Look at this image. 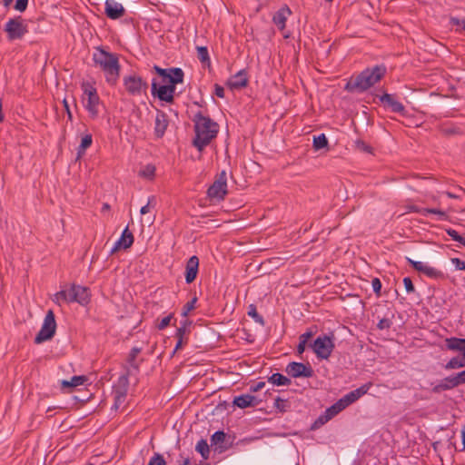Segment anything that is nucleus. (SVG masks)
Listing matches in <instances>:
<instances>
[{"label": "nucleus", "instance_id": "1", "mask_svg": "<svg viewBox=\"0 0 465 465\" xmlns=\"http://www.w3.org/2000/svg\"><path fill=\"white\" fill-rule=\"evenodd\" d=\"M384 64L367 67L355 77H351L345 84L344 90L349 93H363L379 83L386 74Z\"/></svg>", "mask_w": 465, "mask_h": 465}, {"label": "nucleus", "instance_id": "2", "mask_svg": "<svg viewBox=\"0 0 465 465\" xmlns=\"http://www.w3.org/2000/svg\"><path fill=\"white\" fill-rule=\"evenodd\" d=\"M193 122L194 123L195 136L193 140V145L199 151L210 144L219 132V125L209 116H204L202 112L194 114Z\"/></svg>", "mask_w": 465, "mask_h": 465}, {"label": "nucleus", "instance_id": "3", "mask_svg": "<svg viewBox=\"0 0 465 465\" xmlns=\"http://www.w3.org/2000/svg\"><path fill=\"white\" fill-rule=\"evenodd\" d=\"M93 60L94 64L104 73L106 82L111 85H115L121 69L118 54L99 46L93 54Z\"/></svg>", "mask_w": 465, "mask_h": 465}, {"label": "nucleus", "instance_id": "4", "mask_svg": "<svg viewBox=\"0 0 465 465\" xmlns=\"http://www.w3.org/2000/svg\"><path fill=\"white\" fill-rule=\"evenodd\" d=\"M153 70L161 77V83L165 84V87L169 92V95L173 94V101L176 84L183 82V71L179 67L164 69L156 64L153 65Z\"/></svg>", "mask_w": 465, "mask_h": 465}, {"label": "nucleus", "instance_id": "5", "mask_svg": "<svg viewBox=\"0 0 465 465\" xmlns=\"http://www.w3.org/2000/svg\"><path fill=\"white\" fill-rule=\"evenodd\" d=\"M84 90L83 104L92 119L99 115L100 98L96 89L89 84H83Z\"/></svg>", "mask_w": 465, "mask_h": 465}, {"label": "nucleus", "instance_id": "6", "mask_svg": "<svg viewBox=\"0 0 465 465\" xmlns=\"http://www.w3.org/2000/svg\"><path fill=\"white\" fill-rule=\"evenodd\" d=\"M56 331L55 316L52 310H49L44 319V322L39 332L35 337V343L40 344L51 340Z\"/></svg>", "mask_w": 465, "mask_h": 465}, {"label": "nucleus", "instance_id": "7", "mask_svg": "<svg viewBox=\"0 0 465 465\" xmlns=\"http://www.w3.org/2000/svg\"><path fill=\"white\" fill-rule=\"evenodd\" d=\"M123 83L126 92L132 96H141L147 93V82L135 74L124 76Z\"/></svg>", "mask_w": 465, "mask_h": 465}, {"label": "nucleus", "instance_id": "8", "mask_svg": "<svg viewBox=\"0 0 465 465\" xmlns=\"http://www.w3.org/2000/svg\"><path fill=\"white\" fill-rule=\"evenodd\" d=\"M311 347L318 359L327 360L334 349L333 336H318Z\"/></svg>", "mask_w": 465, "mask_h": 465}, {"label": "nucleus", "instance_id": "9", "mask_svg": "<svg viewBox=\"0 0 465 465\" xmlns=\"http://www.w3.org/2000/svg\"><path fill=\"white\" fill-rule=\"evenodd\" d=\"M4 31L6 33L9 41L20 40L28 33L27 25L24 24L21 16L10 18L5 25Z\"/></svg>", "mask_w": 465, "mask_h": 465}, {"label": "nucleus", "instance_id": "10", "mask_svg": "<svg viewBox=\"0 0 465 465\" xmlns=\"http://www.w3.org/2000/svg\"><path fill=\"white\" fill-rule=\"evenodd\" d=\"M207 194L211 199L223 200L227 194L226 173L223 171L214 183L208 188Z\"/></svg>", "mask_w": 465, "mask_h": 465}, {"label": "nucleus", "instance_id": "11", "mask_svg": "<svg viewBox=\"0 0 465 465\" xmlns=\"http://www.w3.org/2000/svg\"><path fill=\"white\" fill-rule=\"evenodd\" d=\"M285 372L292 378H312L314 374L312 366L307 363L292 361L286 368Z\"/></svg>", "mask_w": 465, "mask_h": 465}, {"label": "nucleus", "instance_id": "12", "mask_svg": "<svg viewBox=\"0 0 465 465\" xmlns=\"http://www.w3.org/2000/svg\"><path fill=\"white\" fill-rule=\"evenodd\" d=\"M90 302V292L88 288L80 285H73L69 290V302H77L81 305H86Z\"/></svg>", "mask_w": 465, "mask_h": 465}, {"label": "nucleus", "instance_id": "13", "mask_svg": "<svg viewBox=\"0 0 465 465\" xmlns=\"http://www.w3.org/2000/svg\"><path fill=\"white\" fill-rule=\"evenodd\" d=\"M406 259L408 263L411 265L415 271L423 273L424 275L430 279H440L443 277L442 272L434 267L429 266L423 263L422 262L414 261L411 258Z\"/></svg>", "mask_w": 465, "mask_h": 465}, {"label": "nucleus", "instance_id": "14", "mask_svg": "<svg viewBox=\"0 0 465 465\" xmlns=\"http://www.w3.org/2000/svg\"><path fill=\"white\" fill-rule=\"evenodd\" d=\"M384 108L390 109L392 113H398L405 115L406 110L404 105L396 99L395 94H383L379 97Z\"/></svg>", "mask_w": 465, "mask_h": 465}, {"label": "nucleus", "instance_id": "15", "mask_svg": "<svg viewBox=\"0 0 465 465\" xmlns=\"http://www.w3.org/2000/svg\"><path fill=\"white\" fill-rule=\"evenodd\" d=\"M191 325L192 322L188 319L181 322L180 327L176 329L175 338L177 339V342L173 354L175 353L178 350L182 349L183 345L188 343V334L190 332L189 327Z\"/></svg>", "mask_w": 465, "mask_h": 465}, {"label": "nucleus", "instance_id": "16", "mask_svg": "<svg viewBox=\"0 0 465 465\" xmlns=\"http://www.w3.org/2000/svg\"><path fill=\"white\" fill-rule=\"evenodd\" d=\"M104 14L112 20H116L125 15V9L122 4L114 0H106L104 3Z\"/></svg>", "mask_w": 465, "mask_h": 465}, {"label": "nucleus", "instance_id": "17", "mask_svg": "<svg viewBox=\"0 0 465 465\" xmlns=\"http://www.w3.org/2000/svg\"><path fill=\"white\" fill-rule=\"evenodd\" d=\"M151 93L153 96L157 97L160 101L170 104L173 103V94L169 95V92L167 91L165 84H160L156 79H153L152 81Z\"/></svg>", "mask_w": 465, "mask_h": 465}, {"label": "nucleus", "instance_id": "18", "mask_svg": "<svg viewBox=\"0 0 465 465\" xmlns=\"http://www.w3.org/2000/svg\"><path fill=\"white\" fill-rule=\"evenodd\" d=\"M461 385L459 378H457V373L449 377L442 379L438 384L432 387L431 391L433 393H440L444 391H449L453 388Z\"/></svg>", "mask_w": 465, "mask_h": 465}, {"label": "nucleus", "instance_id": "19", "mask_svg": "<svg viewBox=\"0 0 465 465\" xmlns=\"http://www.w3.org/2000/svg\"><path fill=\"white\" fill-rule=\"evenodd\" d=\"M168 124L167 114L161 110H157L154 124V134L157 138H162L164 135Z\"/></svg>", "mask_w": 465, "mask_h": 465}, {"label": "nucleus", "instance_id": "20", "mask_svg": "<svg viewBox=\"0 0 465 465\" xmlns=\"http://www.w3.org/2000/svg\"><path fill=\"white\" fill-rule=\"evenodd\" d=\"M199 268V258L193 255L189 258L185 267V282L186 283H192L197 277Z\"/></svg>", "mask_w": 465, "mask_h": 465}, {"label": "nucleus", "instance_id": "21", "mask_svg": "<svg viewBox=\"0 0 465 465\" xmlns=\"http://www.w3.org/2000/svg\"><path fill=\"white\" fill-rule=\"evenodd\" d=\"M227 86L233 89H241L248 84V78L245 70H240L234 75L230 77L226 83Z\"/></svg>", "mask_w": 465, "mask_h": 465}, {"label": "nucleus", "instance_id": "22", "mask_svg": "<svg viewBox=\"0 0 465 465\" xmlns=\"http://www.w3.org/2000/svg\"><path fill=\"white\" fill-rule=\"evenodd\" d=\"M291 14V9L285 5L273 15L272 22L280 31L285 28L287 18Z\"/></svg>", "mask_w": 465, "mask_h": 465}, {"label": "nucleus", "instance_id": "23", "mask_svg": "<svg viewBox=\"0 0 465 465\" xmlns=\"http://www.w3.org/2000/svg\"><path fill=\"white\" fill-rule=\"evenodd\" d=\"M446 350L459 351L465 359V338L450 337L444 340Z\"/></svg>", "mask_w": 465, "mask_h": 465}, {"label": "nucleus", "instance_id": "24", "mask_svg": "<svg viewBox=\"0 0 465 465\" xmlns=\"http://www.w3.org/2000/svg\"><path fill=\"white\" fill-rule=\"evenodd\" d=\"M132 375L130 368H126V371L122 374L116 383L113 387V393L127 394L129 388V376Z\"/></svg>", "mask_w": 465, "mask_h": 465}, {"label": "nucleus", "instance_id": "25", "mask_svg": "<svg viewBox=\"0 0 465 465\" xmlns=\"http://www.w3.org/2000/svg\"><path fill=\"white\" fill-rule=\"evenodd\" d=\"M371 383H365L361 385V387L357 388L356 390H353L350 391L349 393L345 394L342 398L344 401L349 406L350 404L355 402L357 400H359L361 396L366 394L370 388L371 387Z\"/></svg>", "mask_w": 465, "mask_h": 465}, {"label": "nucleus", "instance_id": "26", "mask_svg": "<svg viewBox=\"0 0 465 465\" xmlns=\"http://www.w3.org/2000/svg\"><path fill=\"white\" fill-rule=\"evenodd\" d=\"M410 212L420 213L423 216H427L428 214H437L440 220H447L448 215L446 212L437 209V208H420L417 205H411L408 207Z\"/></svg>", "mask_w": 465, "mask_h": 465}, {"label": "nucleus", "instance_id": "27", "mask_svg": "<svg viewBox=\"0 0 465 465\" xmlns=\"http://www.w3.org/2000/svg\"><path fill=\"white\" fill-rule=\"evenodd\" d=\"M232 403L240 409H245L256 406L258 404V401L253 395L242 394L234 397Z\"/></svg>", "mask_w": 465, "mask_h": 465}, {"label": "nucleus", "instance_id": "28", "mask_svg": "<svg viewBox=\"0 0 465 465\" xmlns=\"http://www.w3.org/2000/svg\"><path fill=\"white\" fill-rule=\"evenodd\" d=\"M268 382L275 385V386H289L292 384V381L290 378L284 376L280 372L272 373L268 378Z\"/></svg>", "mask_w": 465, "mask_h": 465}, {"label": "nucleus", "instance_id": "29", "mask_svg": "<svg viewBox=\"0 0 465 465\" xmlns=\"http://www.w3.org/2000/svg\"><path fill=\"white\" fill-rule=\"evenodd\" d=\"M141 352V349L140 348H137V347H134L129 355H128V358H127V362L129 364V366H125L124 368H130L131 371H134L136 372L139 371V368H140V364L139 362L136 361V358L138 356V354Z\"/></svg>", "mask_w": 465, "mask_h": 465}, {"label": "nucleus", "instance_id": "30", "mask_svg": "<svg viewBox=\"0 0 465 465\" xmlns=\"http://www.w3.org/2000/svg\"><path fill=\"white\" fill-rule=\"evenodd\" d=\"M86 381H87V378L84 375L74 376L71 378L70 381H67V380L62 381L61 386L63 389L75 388L77 386L83 385Z\"/></svg>", "mask_w": 465, "mask_h": 465}, {"label": "nucleus", "instance_id": "31", "mask_svg": "<svg viewBox=\"0 0 465 465\" xmlns=\"http://www.w3.org/2000/svg\"><path fill=\"white\" fill-rule=\"evenodd\" d=\"M348 407L347 403L344 401L343 398L340 399L336 403L331 405L330 408L326 410V413H328L327 419H331L336 416L339 412Z\"/></svg>", "mask_w": 465, "mask_h": 465}, {"label": "nucleus", "instance_id": "32", "mask_svg": "<svg viewBox=\"0 0 465 465\" xmlns=\"http://www.w3.org/2000/svg\"><path fill=\"white\" fill-rule=\"evenodd\" d=\"M134 243V236L126 237L121 236L120 239L115 242L114 247L112 249L111 252H114L120 248L127 249L132 246Z\"/></svg>", "mask_w": 465, "mask_h": 465}, {"label": "nucleus", "instance_id": "33", "mask_svg": "<svg viewBox=\"0 0 465 465\" xmlns=\"http://www.w3.org/2000/svg\"><path fill=\"white\" fill-rule=\"evenodd\" d=\"M93 143L92 135L86 134L82 138L81 143L77 148V156L80 158L83 154H84L87 148L91 146Z\"/></svg>", "mask_w": 465, "mask_h": 465}, {"label": "nucleus", "instance_id": "34", "mask_svg": "<svg viewBox=\"0 0 465 465\" xmlns=\"http://www.w3.org/2000/svg\"><path fill=\"white\" fill-rule=\"evenodd\" d=\"M195 450L201 454L203 460H207L209 458L210 449L206 440H200L195 446Z\"/></svg>", "mask_w": 465, "mask_h": 465}, {"label": "nucleus", "instance_id": "35", "mask_svg": "<svg viewBox=\"0 0 465 465\" xmlns=\"http://www.w3.org/2000/svg\"><path fill=\"white\" fill-rule=\"evenodd\" d=\"M247 314L250 317H252L256 323H259L261 326H264L265 325V322H264L263 317L257 312V309H256V306L254 304H250L248 306Z\"/></svg>", "mask_w": 465, "mask_h": 465}, {"label": "nucleus", "instance_id": "36", "mask_svg": "<svg viewBox=\"0 0 465 465\" xmlns=\"http://www.w3.org/2000/svg\"><path fill=\"white\" fill-rule=\"evenodd\" d=\"M465 367V359L462 357L460 360L459 357L451 358L445 365V370H454Z\"/></svg>", "mask_w": 465, "mask_h": 465}, {"label": "nucleus", "instance_id": "37", "mask_svg": "<svg viewBox=\"0 0 465 465\" xmlns=\"http://www.w3.org/2000/svg\"><path fill=\"white\" fill-rule=\"evenodd\" d=\"M155 166L153 164H146L139 171L141 177L152 180L155 175Z\"/></svg>", "mask_w": 465, "mask_h": 465}, {"label": "nucleus", "instance_id": "38", "mask_svg": "<svg viewBox=\"0 0 465 465\" xmlns=\"http://www.w3.org/2000/svg\"><path fill=\"white\" fill-rule=\"evenodd\" d=\"M328 145V139L326 138L324 134H322L318 136H314L313 138V147L316 150L322 149Z\"/></svg>", "mask_w": 465, "mask_h": 465}, {"label": "nucleus", "instance_id": "39", "mask_svg": "<svg viewBox=\"0 0 465 465\" xmlns=\"http://www.w3.org/2000/svg\"><path fill=\"white\" fill-rule=\"evenodd\" d=\"M197 57L203 63H210L209 52L206 46L197 47Z\"/></svg>", "mask_w": 465, "mask_h": 465}, {"label": "nucleus", "instance_id": "40", "mask_svg": "<svg viewBox=\"0 0 465 465\" xmlns=\"http://www.w3.org/2000/svg\"><path fill=\"white\" fill-rule=\"evenodd\" d=\"M274 407L281 412L287 411L288 408L290 407V404L288 401L283 400L280 397H277L274 401Z\"/></svg>", "mask_w": 465, "mask_h": 465}, {"label": "nucleus", "instance_id": "41", "mask_svg": "<svg viewBox=\"0 0 465 465\" xmlns=\"http://www.w3.org/2000/svg\"><path fill=\"white\" fill-rule=\"evenodd\" d=\"M226 434L223 430L215 431L211 437L212 445L223 443L225 440Z\"/></svg>", "mask_w": 465, "mask_h": 465}, {"label": "nucleus", "instance_id": "42", "mask_svg": "<svg viewBox=\"0 0 465 465\" xmlns=\"http://www.w3.org/2000/svg\"><path fill=\"white\" fill-rule=\"evenodd\" d=\"M197 298L193 297L191 301L186 302L183 307L182 315L187 317L188 313L195 308Z\"/></svg>", "mask_w": 465, "mask_h": 465}, {"label": "nucleus", "instance_id": "43", "mask_svg": "<svg viewBox=\"0 0 465 465\" xmlns=\"http://www.w3.org/2000/svg\"><path fill=\"white\" fill-rule=\"evenodd\" d=\"M148 465H166V461L162 454L156 452L150 459Z\"/></svg>", "mask_w": 465, "mask_h": 465}, {"label": "nucleus", "instance_id": "44", "mask_svg": "<svg viewBox=\"0 0 465 465\" xmlns=\"http://www.w3.org/2000/svg\"><path fill=\"white\" fill-rule=\"evenodd\" d=\"M61 301L69 302V291L63 290L54 294V302L60 303Z\"/></svg>", "mask_w": 465, "mask_h": 465}, {"label": "nucleus", "instance_id": "45", "mask_svg": "<svg viewBox=\"0 0 465 465\" xmlns=\"http://www.w3.org/2000/svg\"><path fill=\"white\" fill-rule=\"evenodd\" d=\"M173 319V313L166 317H163L156 325L157 329L162 331L170 325L171 320Z\"/></svg>", "mask_w": 465, "mask_h": 465}, {"label": "nucleus", "instance_id": "46", "mask_svg": "<svg viewBox=\"0 0 465 465\" xmlns=\"http://www.w3.org/2000/svg\"><path fill=\"white\" fill-rule=\"evenodd\" d=\"M127 394L114 393V407L118 409L125 401Z\"/></svg>", "mask_w": 465, "mask_h": 465}, {"label": "nucleus", "instance_id": "47", "mask_svg": "<svg viewBox=\"0 0 465 465\" xmlns=\"http://www.w3.org/2000/svg\"><path fill=\"white\" fill-rule=\"evenodd\" d=\"M371 286H372V289H373V292H375V294L377 296H381V291L382 284L379 278L372 279Z\"/></svg>", "mask_w": 465, "mask_h": 465}, {"label": "nucleus", "instance_id": "48", "mask_svg": "<svg viewBox=\"0 0 465 465\" xmlns=\"http://www.w3.org/2000/svg\"><path fill=\"white\" fill-rule=\"evenodd\" d=\"M446 232L449 236L451 237L453 241L459 242L460 243L461 241H463V237L459 234V232L451 228L446 229Z\"/></svg>", "mask_w": 465, "mask_h": 465}, {"label": "nucleus", "instance_id": "49", "mask_svg": "<svg viewBox=\"0 0 465 465\" xmlns=\"http://www.w3.org/2000/svg\"><path fill=\"white\" fill-rule=\"evenodd\" d=\"M391 324H392V322L390 319L382 318L379 321V322L377 324V328L379 330H386V329H390Z\"/></svg>", "mask_w": 465, "mask_h": 465}, {"label": "nucleus", "instance_id": "50", "mask_svg": "<svg viewBox=\"0 0 465 465\" xmlns=\"http://www.w3.org/2000/svg\"><path fill=\"white\" fill-rule=\"evenodd\" d=\"M28 5V0H16L15 9L19 12H25Z\"/></svg>", "mask_w": 465, "mask_h": 465}, {"label": "nucleus", "instance_id": "51", "mask_svg": "<svg viewBox=\"0 0 465 465\" xmlns=\"http://www.w3.org/2000/svg\"><path fill=\"white\" fill-rule=\"evenodd\" d=\"M404 287L407 292H413L415 291L412 281L410 277H405L403 279Z\"/></svg>", "mask_w": 465, "mask_h": 465}, {"label": "nucleus", "instance_id": "52", "mask_svg": "<svg viewBox=\"0 0 465 465\" xmlns=\"http://www.w3.org/2000/svg\"><path fill=\"white\" fill-rule=\"evenodd\" d=\"M451 262L457 270L465 271L464 261L460 260V258H452Z\"/></svg>", "mask_w": 465, "mask_h": 465}, {"label": "nucleus", "instance_id": "53", "mask_svg": "<svg viewBox=\"0 0 465 465\" xmlns=\"http://www.w3.org/2000/svg\"><path fill=\"white\" fill-rule=\"evenodd\" d=\"M314 335V331H312V330H308L306 332L302 333L300 337H299V340L303 341V342H308V341Z\"/></svg>", "mask_w": 465, "mask_h": 465}, {"label": "nucleus", "instance_id": "54", "mask_svg": "<svg viewBox=\"0 0 465 465\" xmlns=\"http://www.w3.org/2000/svg\"><path fill=\"white\" fill-rule=\"evenodd\" d=\"M214 94L216 96L220 97V98H223L224 97V89L222 85L218 84H214Z\"/></svg>", "mask_w": 465, "mask_h": 465}, {"label": "nucleus", "instance_id": "55", "mask_svg": "<svg viewBox=\"0 0 465 465\" xmlns=\"http://www.w3.org/2000/svg\"><path fill=\"white\" fill-rule=\"evenodd\" d=\"M328 417V413H324L323 415H321L314 422V426H318V425H322L324 424L325 422H327L328 420H330L331 419H327Z\"/></svg>", "mask_w": 465, "mask_h": 465}, {"label": "nucleus", "instance_id": "56", "mask_svg": "<svg viewBox=\"0 0 465 465\" xmlns=\"http://www.w3.org/2000/svg\"><path fill=\"white\" fill-rule=\"evenodd\" d=\"M264 385H265L264 381H259L255 385L251 386V391H252V392L259 391L264 387Z\"/></svg>", "mask_w": 465, "mask_h": 465}, {"label": "nucleus", "instance_id": "57", "mask_svg": "<svg viewBox=\"0 0 465 465\" xmlns=\"http://www.w3.org/2000/svg\"><path fill=\"white\" fill-rule=\"evenodd\" d=\"M450 22H451L452 25H461L462 28L465 30V19L460 20L459 18L452 17Z\"/></svg>", "mask_w": 465, "mask_h": 465}, {"label": "nucleus", "instance_id": "58", "mask_svg": "<svg viewBox=\"0 0 465 465\" xmlns=\"http://www.w3.org/2000/svg\"><path fill=\"white\" fill-rule=\"evenodd\" d=\"M63 104H64V107L66 111V114H67V116H68V119L71 121L73 119V114L71 113V110H70V107H69V104L68 102L66 101V99H64L63 101Z\"/></svg>", "mask_w": 465, "mask_h": 465}, {"label": "nucleus", "instance_id": "59", "mask_svg": "<svg viewBox=\"0 0 465 465\" xmlns=\"http://www.w3.org/2000/svg\"><path fill=\"white\" fill-rule=\"evenodd\" d=\"M153 199H154L153 196L149 198L147 204H145L144 206H143L141 208V210H140L141 214H145V213H147L149 212V205L151 203V201L153 200Z\"/></svg>", "mask_w": 465, "mask_h": 465}, {"label": "nucleus", "instance_id": "60", "mask_svg": "<svg viewBox=\"0 0 465 465\" xmlns=\"http://www.w3.org/2000/svg\"><path fill=\"white\" fill-rule=\"evenodd\" d=\"M306 344H307L306 342H303V341L299 340V344L297 346V352L299 354L303 353V351H305Z\"/></svg>", "mask_w": 465, "mask_h": 465}, {"label": "nucleus", "instance_id": "61", "mask_svg": "<svg viewBox=\"0 0 465 465\" xmlns=\"http://www.w3.org/2000/svg\"><path fill=\"white\" fill-rule=\"evenodd\" d=\"M457 378H459L460 384L465 383V370L457 373Z\"/></svg>", "mask_w": 465, "mask_h": 465}, {"label": "nucleus", "instance_id": "62", "mask_svg": "<svg viewBox=\"0 0 465 465\" xmlns=\"http://www.w3.org/2000/svg\"><path fill=\"white\" fill-rule=\"evenodd\" d=\"M122 236H126V237H130V236H134L133 233L129 231L128 227H126L123 233H122Z\"/></svg>", "mask_w": 465, "mask_h": 465}, {"label": "nucleus", "instance_id": "63", "mask_svg": "<svg viewBox=\"0 0 465 465\" xmlns=\"http://www.w3.org/2000/svg\"><path fill=\"white\" fill-rule=\"evenodd\" d=\"M461 438H462L463 449L465 450V425L462 427V430H461Z\"/></svg>", "mask_w": 465, "mask_h": 465}, {"label": "nucleus", "instance_id": "64", "mask_svg": "<svg viewBox=\"0 0 465 465\" xmlns=\"http://www.w3.org/2000/svg\"><path fill=\"white\" fill-rule=\"evenodd\" d=\"M360 143L361 144L362 150H364L365 152H369V153L371 152V146L365 144L363 142H361Z\"/></svg>", "mask_w": 465, "mask_h": 465}]
</instances>
